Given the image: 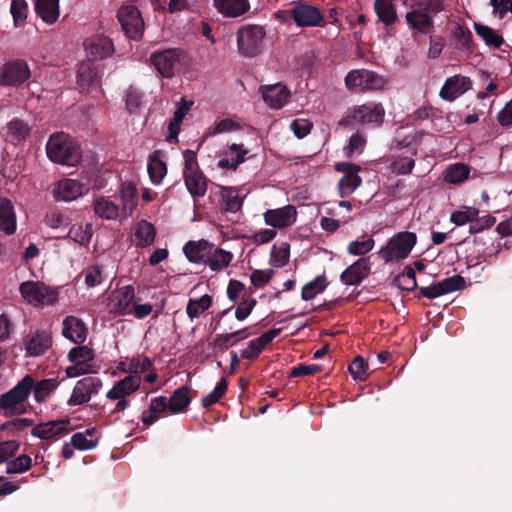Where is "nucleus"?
I'll list each match as a JSON object with an SVG mask.
<instances>
[{
  "mask_svg": "<svg viewBox=\"0 0 512 512\" xmlns=\"http://www.w3.org/2000/svg\"><path fill=\"white\" fill-rule=\"evenodd\" d=\"M46 154L52 162L72 167L76 166L82 157L78 143L63 132L54 133L49 137Z\"/></svg>",
  "mask_w": 512,
  "mask_h": 512,
  "instance_id": "obj_1",
  "label": "nucleus"
},
{
  "mask_svg": "<svg viewBox=\"0 0 512 512\" xmlns=\"http://www.w3.org/2000/svg\"><path fill=\"white\" fill-rule=\"evenodd\" d=\"M34 378L26 375L12 389L0 395V409L5 416H18L27 412V400L33 389Z\"/></svg>",
  "mask_w": 512,
  "mask_h": 512,
  "instance_id": "obj_2",
  "label": "nucleus"
},
{
  "mask_svg": "<svg viewBox=\"0 0 512 512\" xmlns=\"http://www.w3.org/2000/svg\"><path fill=\"white\" fill-rule=\"evenodd\" d=\"M19 292L25 302L38 308L55 305L59 298L58 288L50 287L40 281L21 283Z\"/></svg>",
  "mask_w": 512,
  "mask_h": 512,
  "instance_id": "obj_3",
  "label": "nucleus"
},
{
  "mask_svg": "<svg viewBox=\"0 0 512 512\" xmlns=\"http://www.w3.org/2000/svg\"><path fill=\"white\" fill-rule=\"evenodd\" d=\"M67 359L71 362V366L65 369L66 376L76 378L81 375L95 374L99 370V366L94 362V351L85 345H78L70 349Z\"/></svg>",
  "mask_w": 512,
  "mask_h": 512,
  "instance_id": "obj_4",
  "label": "nucleus"
},
{
  "mask_svg": "<svg viewBox=\"0 0 512 512\" xmlns=\"http://www.w3.org/2000/svg\"><path fill=\"white\" fill-rule=\"evenodd\" d=\"M141 383L142 377L139 375H127L115 382L106 393L107 400L116 401L111 414H120L130 406V401L127 398L140 388Z\"/></svg>",
  "mask_w": 512,
  "mask_h": 512,
  "instance_id": "obj_5",
  "label": "nucleus"
},
{
  "mask_svg": "<svg viewBox=\"0 0 512 512\" xmlns=\"http://www.w3.org/2000/svg\"><path fill=\"white\" fill-rule=\"evenodd\" d=\"M416 243L417 236L415 233L399 232L378 253L385 262H397L407 258Z\"/></svg>",
  "mask_w": 512,
  "mask_h": 512,
  "instance_id": "obj_6",
  "label": "nucleus"
},
{
  "mask_svg": "<svg viewBox=\"0 0 512 512\" xmlns=\"http://www.w3.org/2000/svg\"><path fill=\"white\" fill-rule=\"evenodd\" d=\"M388 83L387 77L367 69L352 70L345 77V86L349 90L381 91Z\"/></svg>",
  "mask_w": 512,
  "mask_h": 512,
  "instance_id": "obj_7",
  "label": "nucleus"
},
{
  "mask_svg": "<svg viewBox=\"0 0 512 512\" xmlns=\"http://www.w3.org/2000/svg\"><path fill=\"white\" fill-rule=\"evenodd\" d=\"M183 157L185 185L193 197H202L207 191V179L199 169L196 153L185 150Z\"/></svg>",
  "mask_w": 512,
  "mask_h": 512,
  "instance_id": "obj_8",
  "label": "nucleus"
},
{
  "mask_svg": "<svg viewBox=\"0 0 512 512\" xmlns=\"http://www.w3.org/2000/svg\"><path fill=\"white\" fill-rule=\"evenodd\" d=\"M266 31L260 25H245L237 32V47L244 57H255L260 54Z\"/></svg>",
  "mask_w": 512,
  "mask_h": 512,
  "instance_id": "obj_9",
  "label": "nucleus"
},
{
  "mask_svg": "<svg viewBox=\"0 0 512 512\" xmlns=\"http://www.w3.org/2000/svg\"><path fill=\"white\" fill-rule=\"evenodd\" d=\"M53 346V335L49 328L31 329L22 339V348L27 358L45 355Z\"/></svg>",
  "mask_w": 512,
  "mask_h": 512,
  "instance_id": "obj_10",
  "label": "nucleus"
},
{
  "mask_svg": "<svg viewBox=\"0 0 512 512\" xmlns=\"http://www.w3.org/2000/svg\"><path fill=\"white\" fill-rule=\"evenodd\" d=\"M135 291L131 285L114 289L108 296L107 309L110 314L127 316L132 314Z\"/></svg>",
  "mask_w": 512,
  "mask_h": 512,
  "instance_id": "obj_11",
  "label": "nucleus"
},
{
  "mask_svg": "<svg viewBox=\"0 0 512 512\" xmlns=\"http://www.w3.org/2000/svg\"><path fill=\"white\" fill-rule=\"evenodd\" d=\"M118 20L125 35L132 40H139L144 32V21L140 11L132 5L123 6L118 11Z\"/></svg>",
  "mask_w": 512,
  "mask_h": 512,
  "instance_id": "obj_12",
  "label": "nucleus"
},
{
  "mask_svg": "<svg viewBox=\"0 0 512 512\" xmlns=\"http://www.w3.org/2000/svg\"><path fill=\"white\" fill-rule=\"evenodd\" d=\"M334 168L343 174L338 182L339 196L343 198L351 195L362 183V179L359 176L361 167L350 162H338Z\"/></svg>",
  "mask_w": 512,
  "mask_h": 512,
  "instance_id": "obj_13",
  "label": "nucleus"
},
{
  "mask_svg": "<svg viewBox=\"0 0 512 512\" xmlns=\"http://www.w3.org/2000/svg\"><path fill=\"white\" fill-rule=\"evenodd\" d=\"M30 69L23 60H11L0 68V84L19 86L30 78Z\"/></svg>",
  "mask_w": 512,
  "mask_h": 512,
  "instance_id": "obj_14",
  "label": "nucleus"
},
{
  "mask_svg": "<svg viewBox=\"0 0 512 512\" xmlns=\"http://www.w3.org/2000/svg\"><path fill=\"white\" fill-rule=\"evenodd\" d=\"M88 192V184L71 178L61 179L53 187V197L57 201L71 202L86 195Z\"/></svg>",
  "mask_w": 512,
  "mask_h": 512,
  "instance_id": "obj_15",
  "label": "nucleus"
},
{
  "mask_svg": "<svg viewBox=\"0 0 512 512\" xmlns=\"http://www.w3.org/2000/svg\"><path fill=\"white\" fill-rule=\"evenodd\" d=\"M181 56L182 52L173 48L153 53L150 61L162 77L171 78L180 64Z\"/></svg>",
  "mask_w": 512,
  "mask_h": 512,
  "instance_id": "obj_16",
  "label": "nucleus"
},
{
  "mask_svg": "<svg viewBox=\"0 0 512 512\" xmlns=\"http://www.w3.org/2000/svg\"><path fill=\"white\" fill-rule=\"evenodd\" d=\"M385 109L381 103L368 102L351 110L353 120L362 125L380 126L384 121Z\"/></svg>",
  "mask_w": 512,
  "mask_h": 512,
  "instance_id": "obj_17",
  "label": "nucleus"
},
{
  "mask_svg": "<svg viewBox=\"0 0 512 512\" xmlns=\"http://www.w3.org/2000/svg\"><path fill=\"white\" fill-rule=\"evenodd\" d=\"M101 386L102 381L99 378L86 377L77 381L68 399V405L78 406L89 402L92 395L98 393Z\"/></svg>",
  "mask_w": 512,
  "mask_h": 512,
  "instance_id": "obj_18",
  "label": "nucleus"
},
{
  "mask_svg": "<svg viewBox=\"0 0 512 512\" xmlns=\"http://www.w3.org/2000/svg\"><path fill=\"white\" fill-rule=\"evenodd\" d=\"M71 430L70 421L68 419H60L34 426L31 434L41 440L52 441L67 435Z\"/></svg>",
  "mask_w": 512,
  "mask_h": 512,
  "instance_id": "obj_19",
  "label": "nucleus"
},
{
  "mask_svg": "<svg viewBox=\"0 0 512 512\" xmlns=\"http://www.w3.org/2000/svg\"><path fill=\"white\" fill-rule=\"evenodd\" d=\"M249 150L243 144H231L219 153L218 167L236 171L238 166L246 161Z\"/></svg>",
  "mask_w": 512,
  "mask_h": 512,
  "instance_id": "obj_20",
  "label": "nucleus"
},
{
  "mask_svg": "<svg viewBox=\"0 0 512 512\" xmlns=\"http://www.w3.org/2000/svg\"><path fill=\"white\" fill-rule=\"evenodd\" d=\"M118 199L120 201L121 218L131 217L139 203V192L136 184L131 181L123 182L118 190Z\"/></svg>",
  "mask_w": 512,
  "mask_h": 512,
  "instance_id": "obj_21",
  "label": "nucleus"
},
{
  "mask_svg": "<svg viewBox=\"0 0 512 512\" xmlns=\"http://www.w3.org/2000/svg\"><path fill=\"white\" fill-rule=\"evenodd\" d=\"M263 217L267 225L282 229L292 226L296 222L297 211L294 206L286 205L281 208L267 210Z\"/></svg>",
  "mask_w": 512,
  "mask_h": 512,
  "instance_id": "obj_22",
  "label": "nucleus"
},
{
  "mask_svg": "<svg viewBox=\"0 0 512 512\" xmlns=\"http://www.w3.org/2000/svg\"><path fill=\"white\" fill-rule=\"evenodd\" d=\"M472 81L467 76L454 75L446 79L440 90V97L446 101H453L468 91Z\"/></svg>",
  "mask_w": 512,
  "mask_h": 512,
  "instance_id": "obj_23",
  "label": "nucleus"
},
{
  "mask_svg": "<svg viewBox=\"0 0 512 512\" xmlns=\"http://www.w3.org/2000/svg\"><path fill=\"white\" fill-rule=\"evenodd\" d=\"M264 102L272 109L282 108L290 98V91L281 83L260 87Z\"/></svg>",
  "mask_w": 512,
  "mask_h": 512,
  "instance_id": "obj_24",
  "label": "nucleus"
},
{
  "mask_svg": "<svg viewBox=\"0 0 512 512\" xmlns=\"http://www.w3.org/2000/svg\"><path fill=\"white\" fill-rule=\"evenodd\" d=\"M87 55L93 59H103L113 52L112 41L103 35L89 37L84 42Z\"/></svg>",
  "mask_w": 512,
  "mask_h": 512,
  "instance_id": "obj_25",
  "label": "nucleus"
},
{
  "mask_svg": "<svg viewBox=\"0 0 512 512\" xmlns=\"http://www.w3.org/2000/svg\"><path fill=\"white\" fill-rule=\"evenodd\" d=\"M63 336L75 344L85 342L88 336V327L80 318L67 316L63 320Z\"/></svg>",
  "mask_w": 512,
  "mask_h": 512,
  "instance_id": "obj_26",
  "label": "nucleus"
},
{
  "mask_svg": "<svg viewBox=\"0 0 512 512\" xmlns=\"http://www.w3.org/2000/svg\"><path fill=\"white\" fill-rule=\"evenodd\" d=\"M433 11L426 9L410 10L406 13L405 19L409 28L417 33L426 34L433 27Z\"/></svg>",
  "mask_w": 512,
  "mask_h": 512,
  "instance_id": "obj_27",
  "label": "nucleus"
},
{
  "mask_svg": "<svg viewBox=\"0 0 512 512\" xmlns=\"http://www.w3.org/2000/svg\"><path fill=\"white\" fill-rule=\"evenodd\" d=\"M295 23L300 27L317 26L322 21V15L318 9L307 5H298L291 10Z\"/></svg>",
  "mask_w": 512,
  "mask_h": 512,
  "instance_id": "obj_28",
  "label": "nucleus"
},
{
  "mask_svg": "<svg viewBox=\"0 0 512 512\" xmlns=\"http://www.w3.org/2000/svg\"><path fill=\"white\" fill-rule=\"evenodd\" d=\"M370 271V263L365 258H360L341 274V281L346 285H357L366 278Z\"/></svg>",
  "mask_w": 512,
  "mask_h": 512,
  "instance_id": "obj_29",
  "label": "nucleus"
},
{
  "mask_svg": "<svg viewBox=\"0 0 512 512\" xmlns=\"http://www.w3.org/2000/svg\"><path fill=\"white\" fill-rule=\"evenodd\" d=\"M212 245L213 243L204 239L189 241L185 244L183 251L190 262L205 265Z\"/></svg>",
  "mask_w": 512,
  "mask_h": 512,
  "instance_id": "obj_30",
  "label": "nucleus"
},
{
  "mask_svg": "<svg viewBox=\"0 0 512 512\" xmlns=\"http://www.w3.org/2000/svg\"><path fill=\"white\" fill-rule=\"evenodd\" d=\"M281 333L280 328L271 329L260 337L253 339L249 342L248 346L242 351L241 356L244 359L256 358L263 349L279 334Z\"/></svg>",
  "mask_w": 512,
  "mask_h": 512,
  "instance_id": "obj_31",
  "label": "nucleus"
},
{
  "mask_svg": "<svg viewBox=\"0 0 512 512\" xmlns=\"http://www.w3.org/2000/svg\"><path fill=\"white\" fill-rule=\"evenodd\" d=\"M213 5L221 15L230 18L242 16L250 8L248 0H213Z\"/></svg>",
  "mask_w": 512,
  "mask_h": 512,
  "instance_id": "obj_32",
  "label": "nucleus"
},
{
  "mask_svg": "<svg viewBox=\"0 0 512 512\" xmlns=\"http://www.w3.org/2000/svg\"><path fill=\"white\" fill-rule=\"evenodd\" d=\"M93 209L97 216L105 220H116L121 217V209L108 197L99 196L93 201Z\"/></svg>",
  "mask_w": 512,
  "mask_h": 512,
  "instance_id": "obj_33",
  "label": "nucleus"
},
{
  "mask_svg": "<svg viewBox=\"0 0 512 512\" xmlns=\"http://www.w3.org/2000/svg\"><path fill=\"white\" fill-rule=\"evenodd\" d=\"M191 105L192 102H187L185 99H181V101L179 102L178 107L168 124V135L166 136L167 142L177 141L181 123L185 116L188 114Z\"/></svg>",
  "mask_w": 512,
  "mask_h": 512,
  "instance_id": "obj_34",
  "label": "nucleus"
},
{
  "mask_svg": "<svg viewBox=\"0 0 512 512\" xmlns=\"http://www.w3.org/2000/svg\"><path fill=\"white\" fill-rule=\"evenodd\" d=\"M233 254L222 248L212 245L205 265L213 272H219L227 268L233 260Z\"/></svg>",
  "mask_w": 512,
  "mask_h": 512,
  "instance_id": "obj_35",
  "label": "nucleus"
},
{
  "mask_svg": "<svg viewBox=\"0 0 512 512\" xmlns=\"http://www.w3.org/2000/svg\"><path fill=\"white\" fill-rule=\"evenodd\" d=\"M35 10L47 24H54L60 16L59 0H36Z\"/></svg>",
  "mask_w": 512,
  "mask_h": 512,
  "instance_id": "obj_36",
  "label": "nucleus"
},
{
  "mask_svg": "<svg viewBox=\"0 0 512 512\" xmlns=\"http://www.w3.org/2000/svg\"><path fill=\"white\" fill-rule=\"evenodd\" d=\"M167 399L164 396L153 398L147 410L143 411L141 420L145 426L154 424L168 410Z\"/></svg>",
  "mask_w": 512,
  "mask_h": 512,
  "instance_id": "obj_37",
  "label": "nucleus"
},
{
  "mask_svg": "<svg viewBox=\"0 0 512 512\" xmlns=\"http://www.w3.org/2000/svg\"><path fill=\"white\" fill-rule=\"evenodd\" d=\"M0 229L11 235L16 230V216L11 201L0 199Z\"/></svg>",
  "mask_w": 512,
  "mask_h": 512,
  "instance_id": "obj_38",
  "label": "nucleus"
},
{
  "mask_svg": "<svg viewBox=\"0 0 512 512\" xmlns=\"http://www.w3.org/2000/svg\"><path fill=\"white\" fill-rule=\"evenodd\" d=\"M155 235L154 226L146 220H141L135 226L133 240L136 246L147 247L154 242Z\"/></svg>",
  "mask_w": 512,
  "mask_h": 512,
  "instance_id": "obj_39",
  "label": "nucleus"
},
{
  "mask_svg": "<svg viewBox=\"0 0 512 512\" xmlns=\"http://www.w3.org/2000/svg\"><path fill=\"white\" fill-rule=\"evenodd\" d=\"M452 43L457 49L466 53L473 51L472 33L461 24H457L453 29Z\"/></svg>",
  "mask_w": 512,
  "mask_h": 512,
  "instance_id": "obj_40",
  "label": "nucleus"
},
{
  "mask_svg": "<svg viewBox=\"0 0 512 512\" xmlns=\"http://www.w3.org/2000/svg\"><path fill=\"white\" fill-rule=\"evenodd\" d=\"M190 401L189 388L183 386L175 390L167 401V408L172 414L180 413L188 407Z\"/></svg>",
  "mask_w": 512,
  "mask_h": 512,
  "instance_id": "obj_41",
  "label": "nucleus"
},
{
  "mask_svg": "<svg viewBox=\"0 0 512 512\" xmlns=\"http://www.w3.org/2000/svg\"><path fill=\"white\" fill-rule=\"evenodd\" d=\"M30 131L29 125L20 119L11 120L6 126L7 138L13 143L24 141Z\"/></svg>",
  "mask_w": 512,
  "mask_h": 512,
  "instance_id": "obj_42",
  "label": "nucleus"
},
{
  "mask_svg": "<svg viewBox=\"0 0 512 512\" xmlns=\"http://www.w3.org/2000/svg\"><path fill=\"white\" fill-rule=\"evenodd\" d=\"M290 245L287 242L274 244L271 248L269 264L281 268L289 262Z\"/></svg>",
  "mask_w": 512,
  "mask_h": 512,
  "instance_id": "obj_43",
  "label": "nucleus"
},
{
  "mask_svg": "<svg viewBox=\"0 0 512 512\" xmlns=\"http://www.w3.org/2000/svg\"><path fill=\"white\" fill-rule=\"evenodd\" d=\"M375 11L385 25H392L397 20V13L392 0H375Z\"/></svg>",
  "mask_w": 512,
  "mask_h": 512,
  "instance_id": "obj_44",
  "label": "nucleus"
},
{
  "mask_svg": "<svg viewBox=\"0 0 512 512\" xmlns=\"http://www.w3.org/2000/svg\"><path fill=\"white\" fill-rule=\"evenodd\" d=\"M95 434V428L87 429L83 433H75L71 437V444L80 450L92 449L98 444V437Z\"/></svg>",
  "mask_w": 512,
  "mask_h": 512,
  "instance_id": "obj_45",
  "label": "nucleus"
},
{
  "mask_svg": "<svg viewBox=\"0 0 512 512\" xmlns=\"http://www.w3.org/2000/svg\"><path fill=\"white\" fill-rule=\"evenodd\" d=\"M470 169L463 163L452 164L444 172V180L451 184H461L468 179Z\"/></svg>",
  "mask_w": 512,
  "mask_h": 512,
  "instance_id": "obj_46",
  "label": "nucleus"
},
{
  "mask_svg": "<svg viewBox=\"0 0 512 512\" xmlns=\"http://www.w3.org/2000/svg\"><path fill=\"white\" fill-rule=\"evenodd\" d=\"M212 305L211 296L205 294L198 299H189L186 306L188 317L193 320L200 317Z\"/></svg>",
  "mask_w": 512,
  "mask_h": 512,
  "instance_id": "obj_47",
  "label": "nucleus"
},
{
  "mask_svg": "<svg viewBox=\"0 0 512 512\" xmlns=\"http://www.w3.org/2000/svg\"><path fill=\"white\" fill-rule=\"evenodd\" d=\"M57 386L58 382L53 378L43 379L37 383L34 382L32 391L35 400L39 403L46 401Z\"/></svg>",
  "mask_w": 512,
  "mask_h": 512,
  "instance_id": "obj_48",
  "label": "nucleus"
},
{
  "mask_svg": "<svg viewBox=\"0 0 512 512\" xmlns=\"http://www.w3.org/2000/svg\"><path fill=\"white\" fill-rule=\"evenodd\" d=\"M221 198L225 209L229 212H237L242 207L243 199L235 188L223 187L221 189Z\"/></svg>",
  "mask_w": 512,
  "mask_h": 512,
  "instance_id": "obj_49",
  "label": "nucleus"
},
{
  "mask_svg": "<svg viewBox=\"0 0 512 512\" xmlns=\"http://www.w3.org/2000/svg\"><path fill=\"white\" fill-rule=\"evenodd\" d=\"M67 237L80 245H86L92 237L90 224L76 223L71 226Z\"/></svg>",
  "mask_w": 512,
  "mask_h": 512,
  "instance_id": "obj_50",
  "label": "nucleus"
},
{
  "mask_svg": "<svg viewBox=\"0 0 512 512\" xmlns=\"http://www.w3.org/2000/svg\"><path fill=\"white\" fill-rule=\"evenodd\" d=\"M327 286L326 277L324 275L317 276L312 281L305 284L301 291V298L304 301L314 299Z\"/></svg>",
  "mask_w": 512,
  "mask_h": 512,
  "instance_id": "obj_51",
  "label": "nucleus"
},
{
  "mask_svg": "<svg viewBox=\"0 0 512 512\" xmlns=\"http://www.w3.org/2000/svg\"><path fill=\"white\" fill-rule=\"evenodd\" d=\"M148 173L153 184L159 185L167 173L166 164L155 153L148 163Z\"/></svg>",
  "mask_w": 512,
  "mask_h": 512,
  "instance_id": "obj_52",
  "label": "nucleus"
},
{
  "mask_svg": "<svg viewBox=\"0 0 512 512\" xmlns=\"http://www.w3.org/2000/svg\"><path fill=\"white\" fill-rule=\"evenodd\" d=\"M244 331L245 329L217 335L212 345L214 348L224 351L229 347L234 346L240 339L246 338L247 335H244Z\"/></svg>",
  "mask_w": 512,
  "mask_h": 512,
  "instance_id": "obj_53",
  "label": "nucleus"
},
{
  "mask_svg": "<svg viewBox=\"0 0 512 512\" xmlns=\"http://www.w3.org/2000/svg\"><path fill=\"white\" fill-rule=\"evenodd\" d=\"M479 211L475 207L462 206L450 216V221L457 226L472 223L478 217Z\"/></svg>",
  "mask_w": 512,
  "mask_h": 512,
  "instance_id": "obj_54",
  "label": "nucleus"
},
{
  "mask_svg": "<svg viewBox=\"0 0 512 512\" xmlns=\"http://www.w3.org/2000/svg\"><path fill=\"white\" fill-rule=\"evenodd\" d=\"M95 71L88 64H81L77 71V85L82 92H88L94 83Z\"/></svg>",
  "mask_w": 512,
  "mask_h": 512,
  "instance_id": "obj_55",
  "label": "nucleus"
},
{
  "mask_svg": "<svg viewBox=\"0 0 512 512\" xmlns=\"http://www.w3.org/2000/svg\"><path fill=\"white\" fill-rule=\"evenodd\" d=\"M403 4L410 10L426 9L434 13L444 9L443 0H403Z\"/></svg>",
  "mask_w": 512,
  "mask_h": 512,
  "instance_id": "obj_56",
  "label": "nucleus"
},
{
  "mask_svg": "<svg viewBox=\"0 0 512 512\" xmlns=\"http://www.w3.org/2000/svg\"><path fill=\"white\" fill-rule=\"evenodd\" d=\"M476 33L485 41L486 44L499 48L503 44V38L492 28L475 24Z\"/></svg>",
  "mask_w": 512,
  "mask_h": 512,
  "instance_id": "obj_57",
  "label": "nucleus"
},
{
  "mask_svg": "<svg viewBox=\"0 0 512 512\" xmlns=\"http://www.w3.org/2000/svg\"><path fill=\"white\" fill-rule=\"evenodd\" d=\"M374 245L375 242L373 238H363L350 242L347 251L351 255L362 256L370 252L374 248Z\"/></svg>",
  "mask_w": 512,
  "mask_h": 512,
  "instance_id": "obj_58",
  "label": "nucleus"
},
{
  "mask_svg": "<svg viewBox=\"0 0 512 512\" xmlns=\"http://www.w3.org/2000/svg\"><path fill=\"white\" fill-rule=\"evenodd\" d=\"M228 387L227 380L222 378L216 385L213 391L202 398V405L205 408H209L217 403L225 394Z\"/></svg>",
  "mask_w": 512,
  "mask_h": 512,
  "instance_id": "obj_59",
  "label": "nucleus"
},
{
  "mask_svg": "<svg viewBox=\"0 0 512 512\" xmlns=\"http://www.w3.org/2000/svg\"><path fill=\"white\" fill-rule=\"evenodd\" d=\"M366 137L360 132L354 133L350 139L348 145L345 147V152L348 157L361 154L366 146Z\"/></svg>",
  "mask_w": 512,
  "mask_h": 512,
  "instance_id": "obj_60",
  "label": "nucleus"
},
{
  "mask_svg": "<svg viewBox=\"0 0 512 512\" xmlns=\"http://www.w3.org/2000/svg\"><path fill=\"white\" fill-rule=\"evenodd\" d=\"M32 465V460L28 455H20L17 458L8 461L6 465L7 473L9 474H17L23 473L30 469Z\"/></svg>",
  "mask_w": 512,
  "mask_h": 512,
  "instance_id": "obj_61",
  "label": "nucleus"
},
{
  "mask_svg": "<svg viewBox=\"0 0 512 512\" xmlns=\"http://www.w3.org/2000/svg\"><path fill=\"white\" fill-rule=\"evenodd\" d=\"M10 11L15 25L25 22L28 13V5L25 0H12Z\"/></svg>",
  "mask_w": 512,
  "mask_h": 512,
  "instance_id": "obj_62",
  "label": "nucleus"
},
{
  "mask_svg": "<svg viewBox=\"0 0 512 512\" xmlns=\"http://www.w3.org/2000/svg\"><path fill=\"white\" fill-rule=\"evenodd\" d=\"M348 369L355 380L363 381L366 379L368 365L362 357L357 356Z\"/></svg>",
  "mask_w": 512,
  "mask_h": 512,
  "instance_id": "obj_63",
  "label": "nucleus"
},
{
  "mask_svg": "<svg viewBox=\"0 0 512 512\" xmlns=\"http://www.w3.org/2000/svg\"><path fill=\"white\" fill-rule=\"evenodd\" d=\"M492 14L498 19H503L508 12H512V0H490Z\"/></svg>",
  "mask_w": 512,
  "mask_h": 512,
  "instance_id": "obj_64",
  "label": "nucleus"
}]
</instances>
